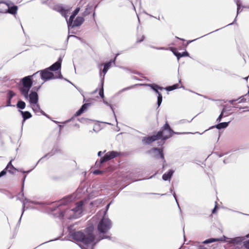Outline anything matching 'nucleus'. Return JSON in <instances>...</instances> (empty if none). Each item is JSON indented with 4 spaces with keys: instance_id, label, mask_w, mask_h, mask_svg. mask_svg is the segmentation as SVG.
Listing matches in <instances>:
<instances>
[{
    "instance_id": "72a5a7b5",
    "label": "nucleus",
    "mask_w": 249,
    "mask_h": 249,
    "mask_svg": "<svg viewBox=\"0 0 249 249\" xmlns=\"http://www.w3.org/2000/svg\"><path fill=\"white\" fill-rule=\"evenodd\" d=\"M7 171H8V170L5 168L4 170H3L0 173V178L1 177L3 176H4L7 172Z\"/></svg>"
},
{
    "instance_id": "58836bf2",
    "label": "nucleus",
    "mask_w": 249,
    "mask_h": 249,
    "mask_svg": "<svg viewBox=\"0 0 249 249\" xmlns=\"http://www.w3.org/2000/svg\"><path fill=\"white\" fill-rule=\"evenodd\" d=\"M191 42H192V41H188L185 45L183 44V45L186 47Z\"/></svg>"
},
{
    "instance_id": "c756f323",
    "label": "nucleus",
    "mask_w": 249,
    "mask_h": 249,
    "mask_svg": "<svg viewBox=\"0 0 249 249\" xmlns=\"http://www.w3.org/2000/svg\"><path fill=\"white\" fill-rule=\"evenodd\" d=\"M103 85H104V82L103 81L102 82V85H101V89H100L99 90V94L100 95V96L103 98L104 96V89H103Z\"/></svg>"
},
{
    "instance_id": "dca6fc26",
    "label": "nucleus",
    "mask_w": 249,
    "mask_h": 249,
    "mask_svg": "<svg viewBox=\"0 0 249 249\" xmlns=\"http://www.w3.org/2000/svg\"><path fill=\"white\" fill-rule=\"evenodd\" d=\"M89 105V104H84V105H83L76 112L75 115L76 116H80L87 109Z\"/></svg>"
},
{
    "instance_id": "f03ea898",
    "label": "nucleus",
    "mask_w": 249,
    "mask_h": 249,
    "mask_svg": "<svg viewBox=\"0 0 249 249\" xmlns=\"http://www.w3.org/2000/svg\"><path fill=\"white\" fill-rule=\"evenodd\" d=\"M72 238L79 242H82L85 244H89L92 243L95 239L92 233H89L85 234L83 232L78 231L73 232L72 234Z\"/></svg>"
},
{
    "instance_id": "c9c22d12",
    "label": "nucleus",
    "mask_w": 249,
    "mask_h": 249,
    "mask_svg": "<svg viewBox=\"0 0 249 249\" xmlns=\"http://www.w3.org/2000/svg\"><path fill=\"white\" fill-rule=\"evenodd\" d=\"M103 171L99 170H96L93 172V174L95 175H99L102 174Z\"/></svg>"
},
{
    "instance_id": "a878e982",
    "label": "nucleus",
    "mask_w": 249,
    "mask_h": 249,
    "mask_svg": "<svg viewBox=\"0 0 249 249\" xmlns=\"http://www.w3.org/2000/svg\"><path fill=\"white\" fill-rule=\"evenodd\" d=\"M228 125V123L224 122V123H221L218 124H217L215 127L217 129H221L226 128Z\"/></svg>"
},
{
    "instance_id": "79ce46f5",
    "label": "nucleus",
    "mask_w": 249,
    "mask_h": 249,
    "mask_svg": "<svg viewBox=\"0 0 249 249\" xmlns=\"http://www.w3.org/2000/svg\"><path fill=\"white\" fill-rule=\"evenodd\" d=\"M61 12L62 13H63V12H65V10L64 9L62 8V9H61Z\"/></svg>"
},
{
    "instance_id": "9b49d317",
    "label": "nucleus",
    "mask_w": 249,
    "mask_h": 249,
    "mask_svg": "<svg viewBox=\"0 0 249 249\" xmlns=\"http://www.w3.org/2000/svg\"><path fill=\"white\" fill-rule=\"evenodd\" d=\"M39 71H37L31 76L32 80L33 81V83H34V84L40 83L41 85H42L43 83V82L40 81L42 79L40 76V73L39 74Z\"/></svg>"
},
{
    "instance_id": "ea45409f",
    "label": "nucleus",
    "mask_w": 249,
    "mask_h": 249,
    "mask_svg": "<svg viewBox=\"0 0 249 249\" xmlns=\"http://www.w3.org/2000/svg\"><path fill=\"white\" fill-rule=\"evenodd\" d=\"M101 153H102L101 151H99V152L98 153V155L99 156H101Z\"/></svg>"
},
{
    "instance_id": "bb28decb",
    "label": "nucleus",
    "mask_w": 249,
    "mask_h": 249,
    "mask_svg": "<svg viewBox=\"0 0 249 249\" xmlns=\"http://www.w3.org/2000/svg\"><path fill=\"white\" fill-rule=\"evenodd\" d=\"M5 168L8 170V172H9V173H13V172L11 171L12 169L16 170V168L12 164V160H11L8 163Z\"/></svg>"
},
{
    "instance_id": "f704fd0d",
    "label": "nucleus",
    "mask_w": 249,
    "mask_h": 249,
    "mask_svg": "<svg viewBox=\"0 0 249 249\" xmlns=\"http://www.w3.org/2000/svg\"><path fill=\"white\" fill-rule=\"evenodd\" d=\"M244 246L247 249H249V240L244 242Z\"/></svg>"
},
{
    "instance_id": "7ed1b4c3",
    "label": "nucleus",
    "mask_w": 249,
    "mask_h": 249,
    "mask_svg": "<svg viewBox=\"0 0 249 249\" xmlns=\"http://www.w3.org/2000/svg\"><path fill=\"white\" fill-rule=\"evenodd\" d=\"M112 223L111 220L106 217H103L99 222L97 229L99 232L107 233L111 228Z\"/></svg>"
},
{
    "instance_id": "20e7f679",
    "label": "nucleus",
    "mask_w": 249,
    "mask_h": 249,
    "mask_svg": "<svg viewBox=\"0 0 249 249\" xmlns=\"http://www.w3.org/2000/svg\"><path fill=\"white\" fill-rule=\"evenodd\" d=\"M83 203L82 201L76 204V206L74 208L71 209H67L63 214V216L66 215V213H70V216H68V218H76L78 214H81L82 212V207Z\"/></svg>"
},
{
    "instance_id": "412c9836",
    "label": "nucleus",
    "mask_w": 249,
    "mask_h": 249,
    "mask_svg": "<svg viewBox=\"0 0 249 249\" xmlns=\"http://www.w3.org/2000/svg\"><path fill=\"white\" fill-rule=\"evenodd\" d=\"M20 112L23 118V122H24L26 120L32 117L31 114L29 111H20Z\"/></svg>"
},
{
    "instance_id": "1a4fd4ad",
    "label": "nucleus",
    "mask_w": 249,
    "mask_h": 249,
    "mask_svg": "<svg viewBox=\"0 0 249 249\" xmlns=\"http://www.w3.org/2000/svg\"><path fill=\"white\" fill-rule=\"evenodd\" d=\"M28 98H29V102L31 105H36L38 101V96L37 93L35 91L32 90Z\"/></svg>"
},
{
    "instance_id": "2eb2a0df",
    "label": "nucleus",
    "mask_w": 249,
    "mask_h": 249,
    "mask_svg": "<svg viewBox=\"0 0 249 249\" xmlns=\"http://www.w3.org/2000/svg\"><path fill=\"white\" fill-rule=\"evenodd\" d=\"M112 63V61L111 60H110V61L104 64V69L102 71V72L103 73V74H104L103 78V79L104 78V76H105V74H106V73L107 72V71L111 66Z\"/></svg>"
},
{
    "instance_id": "473e14b6",
    "label": "nucleus",
    "mask_w": 249,
    "mask_h": 249,
    "mask_svg": "<svg viewBox=\"0 0 249 249\" xmlns=\"http://www.w3.org/2000/svg\"><path fill=\"white\" fill-rule=\"evenodd\" d=\"M188 56H189L188 53L187 52H184L182 53H179V55L178 57H179V59L182 57Z\"/></svg>"
},
{
    "instance_id": "4468645a",
    "label": "nucleus",
    "mask_w": 249,
    "mask_h": 249,
    "mask_svg": "<svg viewBox=\"0 0 249 249\" xmlns=\"http://www.w3.org/2000/svg\"><path fill=\"white\" fill-rule=\"evenodd\" d=\"M7 8H8V9H6L5 13H8L13 15L17 14L18 9V7L17 6L14 5L10 7L9 5H8V7H7Z\"/></svg>"
},
{
    "instance_id": "a211bd4d",
    "label": "nucleus",
    "mask_w": 249,
    "mask_h": 249,
    "mask_svg": "<svg viewBox=\"0 0 249 249\" xmlns=\"http://www.w3.org/2000/svg\"><path fill=\"white\" fill-rule=\"evenodd\" d=\"M146 85L150 87L152 89H153L157 94L159 95V93H160L158 89L162 90L163 89L162 87H160L158 85L156 84H146Z\"/></svg>"
},
{
    "instance_id": "37998d69",
    "label": "nucleus",
    "mask_w": 249,
    "mask_h": 249,
    "mask_svg": "<svg viewBox=\"0 0 249 249\" xmlns=\"http://www.w3.org/2000/svg\"><path fill=\"white\" fill-rule=\"evenodd\" d=\"M63 204V205H66V204H67V203H64L63 202H63H62V203H61V204H60V205H61V204Z\"/></svg>"
},
{
    "instance_id": "2f4dec72",
    "label": "nucleus",
    "mask_w": 249,
    "mask_h": 249,
    "mask_svg": "<svg viewBox=\"0 0 249 249\" xmlns=\"http://www.w3.org/2000/svg\"><path fill=\"white\" fill-rule=\"evenodd\" d=\"M225 111V109L223 108L221 114H220V115L219 116V117H218V118L216 120V121L217 122H220L221 121V119L224 116V113Z\"/></svg>"
},
{
    "instance_id": "f8f14e48",
    "label": "nucleus",
    "mask_w": 249,
    "mask_h": 249,
    "mask_svg": "<svg viewBox=\"0 0 249 249\" xmlns=\"http://www.w3.org/2000/svg\"><path fill=\"white\" fill-rule=\"evenodd\" d=\"M84 18L82 17H77L74 20H73L71 24H69L72 27L80 26L84 22Z\"/></svg>"
},
{
    "instance_id": "5701e85b",
    "label": "nucleus",
    "mask_w": 249,
    "mask_h": 249,
    "mask_svg": "<svg viewBox=\"0 0 249 249\" xmlns=\"http://www.w3.org/2000/svg\"><path fill=\"white\" fill-rule=\"evenodd\" d=\"M223 238H210V239H207V240H206L205 241H204L203 242L205 244H208V243H212V242H217V241H223Z\"/></svg>"
},
{
    "instance_id": "7c9ffc66",
    "label": "nucleus",
    "mask_w": 249,
    "mask_h": 249,
    "mask_svg": "<svg viewBox=\"0 0 249 249\" xmlns=\"http://www.w3.org/2000/svg\"><path fill=\"white\" fill-rule=\"evenodd\" d=\"M162 95L161 93H159L158 96V102H157L158 107H159L160 105V104L162 102Z\"/></svg>"
},
{
    "instance_id": "4be33fe9",
    "label": "nucleus",
    "mask_w": 249,
    "mask_h": 249,
    "mask_svg": "<svg viewBox=\"0 0 249 249\" xmlns=\"http://www.w3.org/2000/svg\"><path fill=\"white\" fill-rule=\"evenodd\" d=\"M181 86H180L179 83H177L176 84H174L172 86L167 87L165 89L167 91H171L176 89H177L178 88H179Z\"/></svg>"
},
{
    "instance_id": "de8ad7c7",
    "label": "nucleus",
    "mask_w": 249,
    "mask_h": 249,
    "mask_svg": "<svg viewBox=\"0 0 249 249\" xmlns=\"http://www.w3.org/2000/svg\"><path fill=\"white\" fill-rule=\"evenodd\" d=\"M235 249H239V248H235Z\"/></svg>"
},
{
    "instance_id": "cd10ccee",
    "label": "nucleus",
    "mask_w": 249,
    "mask_h": 249,
    "mask_svg": "<svg viewBox=\"0 0 249 249\" xmlns=\"http://www.w3.org/2000/svg\"><path fill=\"white\" fill-rule=\"evenodd\" d=\"M170 50L177 56V58L179 59V53L178 52V50L176 48L171 47Z\"/></svg>"
},
{
    "instance_id": "c85d7f7f",
    "label": "nucleus",
    "mask_w": 249,
    "mask_h": 249,
    "mask_svg": "<svg viewBox=\"0 0 249 249\" xmlns=\"http://www.w3.org/2000/svg\"><path fill=\"white\" fill-rule=\"evenodd\" d=\"M144 38H145V36L144 35H138V36H137L136 42L140 43V42H142L144 39Z\"/></svg>"
},
{
    "instance_id": "ddd939ff",
    "label": "nucleus",
    "mask_w": 249,
    "mask_h": 249,
    "mask_svg": "<svg viewBox=\"0 0 249 249\" xmlns=\"http://www.w3.org/2000/svg\"><path fill=\"white\" fill-rule=\"evenodd\" d=\"M15 93L12 90H8L7 95V105L6 106H11V101L12 98L15 96Z\"/></svg>"
},
{
    "instance_id": "39448f33",
    "label": "nucleus",
    "mask_w": 249,
    "mask_h": 249,
    "mask_svg": "<svg viewBox=\"0 0 249 249\" xmlns=\"http://www.w3.org/2000/svg\"><path fill=\"white\" fill-rule=\"evenodd\" d=\"M120 155V153L116 151H109L107 153L105 156L100 159L99 161H96L95 164L96 167H100L101 164L106 161L109 160L114 158H116Z\"/></svg>"
},
{
    "instance_id": "6e6552de",
    "label": "nucleus",
    "mask_w": 249,
    "mask_h": 249,
    "mask_svg": "<svg viewBox=\"0 0 249 249\" xmlns=\"http://www.w3.org/2000/svg\"><path fill=\"white\" fill-rule=\"evenodd\" d=\"M39 71L41 79L44 81L54 78L53 73L50 71V70L48 68Z\"/></svg>"
},
{
    "instance_id": "f3484780",
    "label": "nucleus",
    "mask_w": 249,
    "mask_h": 249,
    "mask_svg": "<svg viewBox=\"0 0 249 249\" xmlns=\"http://www.w3.org/2000/svg\"><path fill=\"white\" fill-rule=\"evenodd\" d=\"M80 11V8L77 7L76 8L73 12L72 13V14L70 16L69 20V24H71L72 23L73 20L75 18V17L77 15L78 12Z\"/></svg>"
},
{
    "instance_id": "49530a36",
    "label": "nucleus",
    "mask_w": 249,
    "mask_h": 249,
    "mask_svg": "<svg viewBox=\"0 0 249 249\" xmlns=\"http://www.w3.org/2000/svg\"><path fill=\"white\" fill-rule=\"evenodd\" d=\"M246 237H248H248H249V234H247V235H246Z\"/></svg>"
},
{
    "instance_id": "9d476101",
    "label": "nucleus",
    "mask_w": 249,
    "mask_h": 249,
    "mask_svg": "<svg viewBox=\"0 0 249 249\" xmlns=\"http://www.w3.org/2000/svg\"><path fill=\"white\" fill-rule=\"evenodd\" d=\"M62 62V59L61 57H60L57 62L53 64L51 66H50L48 69L50 71H55L60 69L61 63Z\"/></svg>"
},
{
    "instance_id": "aec40b11",
    "label": "nucleus",
    "mask_w": 249,
    "mask_h": 249,
    "mask_svg": "<svg viewBox=\"0 0 249 249\" xmlns=\"http://www.w3.org/2000/svg\"><path fill=\"white\" fill-rule=\"evenodd\" d=\"M8 4L4 1H0V13H5Z\"/></svg>"
},
{
    "instance_id": "6ab92c4d",
    "label": "nucleus",
    "mask_w": 249,
    "mask_h": 249,
    "mask_svg": "<svg viewBox=\"0 0 249 249\" xmlns=\"http://www.w3.org/2000/svg\"><path fill=\"white\" fill-rule=\"evenodd\" d=\"M174 171L172 170H170L166 173H165L162 176V179L164 180H168L172 177Z\"/></svg>"
},
{
    "instance_id": "f257e3e1",
    "label": "nucleus",
    "mask_w": 249,
    "mask_h": 249,
    "mask_svg": "<svg viewBox=\"0 0 249 249\" xmlns=\"http://www.w3.org/2000/svg\"><path fill=\"white\" fill-rule=\"evenodd\" d=\"M33 84L31 76H28L23 78L21 80V83L19 86V89L21 94L25 97L28 99L29 96V91Z\"/></svg>"
},
{
    "instance_id": "a19ab883",
    "label": "nucleus",
    "mask_w": 249,
    "mask_h": 249,
    "mask_svg": "<svg viewBox=\"0 0 249 249\" xmlns=\"http://www.w3.org/2000/svg\"><path fill=\"white\" fill-rule=\"evenodd\" d=\"M109 205H110V204H108V205H107V206L106 207L107 210H108V209L109 208Z\"/></svg>"
},
{
    "instance_id": "4c0bfd02",
    "label": "nucleus",
    "mask_w": 249,
    "mask_h": 249,
    "mask_svg": "<svg viewBox=\"0 0 249 249\" xmlns=\"http://www.w3.org/2000/svg\"><path fill=\"white\" fill-rule=\"evenodd\" d=\"M198 249H207L206 248H205V247H204L203 246H200L198 247Z\"/></svg>"
},
{
    "instance_id": "c03bdc74",
    "label": "nucleus",
    "mask_w": 249,
    "mask_h": 249,
    "mask_svg": "<svg viewBox=\"0 0 249 249\" xmlns=\"http://www.w3.org/2000/svg\"><path fill=\"white\" fill-rule=\"evenodd\" d=\"M40 86H41L40 85L38 88H37L36 89V90H37L40 88Z\"/></svg>"
},
{
    "instance_id": "a18cd8bd",
    "label": "nucleus",
    "mask_w": 249,
    "mask_h": 249,
    "mask_svg": "<svg viewBox=\"0 0 249 249\" xmlns=\"http://www.w3.org/2000/svg\"><path fill=\"white\" fill-rule=\"evenodd\" d=\"M25 178H26V176H24V178H23V181H24L25 179Z\"/></svg>"
},
{
    "instance_id": "b1692460",
    "label": "nucleus",
    "mask_w": 249,
    "mask_h": 249,
    "mask_svg": "<svg viewBox=\"0 0 249 249\" xmlns=\"http://www.w3.org/2000/svg\"><path fill=\"white\" fill-rule=\"evenodd\" d=\"M152 150L154 151H157L160 156V158L162 160H164L162 148H153Z\"/></svg>"
},
{
    "instance_id": "393cba45",
    "label": "nucleus",
    "mask_w": 249,
    "mask_h": 249,
    "mask_svg": "<svg viewBox=\"0 0 249 249\" xmlns=\"http://www.w3.org/2000/svg\"><path fill=\"white\" fill-rule=\"evenodd\" d=\"M17 106L18 108L23 109L25 107L26 104L22 101H19L17 104Z\"/></svg>"
},
{
    "instance_id": "423d86ee",
    "label": "nucleus",
    "mask_w": 249,
    "mask_h": 249,
    "mask_svg": "<svg viewBox=\"0 0 249 249\" xmlns=\"http://www.w3.org/2000/svg\"><path fill=\"white\" fill-rule=\"evenodd\" d=\"M159 132H161V135L162 136L161 137L160 140L163 141H164L171 137L173 133H174L167 122H166L165 124L161 128V129Z\"/></svg>"
},
{
    "instance_id": "0eeeda50",
    "label": "nucleus",
    "mask_w": 249,
    "mask_h": 249,
    "mask_svg": "<svg viewBox=\"0 0 249 249\" xmlns=\"http://www.w3.org/2000/svg\"><path fill=\"white\" fill-rule=\"evenodd\" d=\"M162 136L161 132H158L156 135L143 137L142 142L144 144H150L156 141L160 140Z\"/></svg>"
},
{
    "instance_id": "e433bc0d",
    "label": "nucleus",
    "mask_w": 249,
    "mask_h": 249,
    "mask_svg": "<svg viewBox=\"0 0 249 249\" xmlns=\"http://www.w3.org/2000/svg\"><path fill=\"white\" fill-rule=\"evenodd\" d=\"M217 208H218V207H217V205H215L214 208H213V209L212 211V213H216Z\"/></svg>"
}]
</instances>
